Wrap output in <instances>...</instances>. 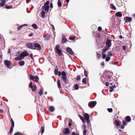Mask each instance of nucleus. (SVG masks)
Wrapping results in <instances>:
<instances>
[{
    "label": "nucleus",
    "mask_w": 135,
    "mask_h": 135,
    "mask_svg": "<svg viewBox=\"0 0 135 135\" xmlns=\"http://www.w3.org/2000/svg\"><path fill=\"white\" fill-rule=\"evenodd\" d=\"M60 47V45H57L55 46V51L60 56L61 54V51L59 49Z\"/></svg>",
    "instance_id": "f257e3e1"
},
{
    "label": "nucleus",
    "mask_w": 135,
    "mask_h": 135,
    "mask_svg": "<svg viewBox=\"0 0 135 135\" xmlns=\"http://www.w3.org/2000/svg\"><path fill=\"white\" fill-rule=\"evenodd\" d=\"M41 49V47L39 44L37 43H34L33 49L40 50Z\"/></svg>",
    "instance_id": "f03ea898"
},
{
    "label": "nucleus",
    "mask_w": 135,
    "mask_h": 135,
    "mask_svg": "<svg viewBox=\"0 0 135 135\" xmlns=\"http://www.w3.org/2000/svg\"><path fill=\"white\" fill-rule=\"evenodd\" d=\"M28 53L27 51L26 50H24L20 54L21 56H22L23 59L25 57L28 56Z\"/></svg>",
    "instance_id": "7ed1b4c3"
},
{
    "label": "nucleus",
    "mask_w": 135,
    "mask_h": 135,
    "mask_svg": "<svg viewBox=\"0 0 135 135\" xmlns=\"http://www.w3.org/2000/svg\"><path fill=\"white\" fill-rule=\"evenodd\" d=\"M26 46L28 48L33 49L34 43H28L26 44Z\"/></svg>",
    "instance_id": "20e7f679"
},
{
    "label": "nucleus",
    "mask_w": 135,
    "mask_h": 135,
    "mask_svg": "<svg viewBox=\"0 0 135 135\" xmlns=\"http://www.w3.org/2000/svg\"><path fill=\"white\" fill-rule=\"evenodd\" d=\"M112 40L110 39H108L106 42V46L109 48L112 45L111 42Z\"/></svg>",
    "instance_id": "39448f33"
},
{
    "label": "nucleus",
    "mask_w": 135,
    "mask_h": 135,
    "mask_svg": "<svg viewBox=\"0 0 135 135\" xmlns=\"http://www.w3.org/2000/svg\"><path fill=\"white\" fill-rule=\"evenodd\" d=\"M67 41V40L66 38L65 37L64 35L63 34H62V35L61 44H63L66 42Z\"/></svg>",
    "instance_id": "423d86ee"
},
{
    "label": "nucleus",
    "mask_w": 135,
    "mask_h": 135,
    "mask_svg": "<svg viewBox=\"0 0 135 135\" xmlns=\"http://www.w3.org/2000/svg\"><path fill=\"white\" fill-rule=\"evenodd\" d=\"M97 104V102L95 101H92L89 102L88 105L90 107H94Z\"/></svg>",
    "instance_id": "0eeeda50"
},
{
    "label": "nucleus",
    "mask_w": 135,
    "mask_h": 135,
    "mask_svg": "<svg viewBox=\"0 0 135 135\" xmlns=\"http://www.w3.org/2000/svg\"><path fill=\"white\" fill-rule=\"evenodd\" d=\"M49 6L44 5L42 7L41 9L43 11L45 10V12L47 13L49 11Z\"/></svg>",
    "instance_id": "6e6552de"
},
{
    "label": "nucleus",
    "mask_w": 135,
    "mask_h": 135,
    "mask_svg": "<svg viewBox=\"0 0 135 135\" xmlns=\"http://www.w3.org/2000/svg\"><path fill=\"white\" fill-rule=\"evenodd\" d=\"M66 50L67 52L70 55H72L74 54V52L72 51L70 47H67Z\"/></svg>",
    "instance_id": "1a4fd4ad"
},
{
    "label": "nucleus",
    "mask_w": 135,
    "mask_h": 135,
    "mask_svg": "<svg viewBox=\"0 0 135 135\" xmlns=\"http://www.w3.org/2000/svg\"><path fill=\"white\" fill-rule=\"evenodd\" d=\"M62 132L64 134H68L70 133V131L68 128H66L65 129L63 130Z\"/></svg>",
    "instance_id": "9d476101"
},
{
    "label": "nucleus",
    "mask_w": 135,
    "mask_h": 135,
    "mask_svg": "<svg viewBox=\"0 0 135 135\" xmlns=\"http://www.w3.org/2000/svg\"><path fill=\"white\" fill-rule=\"evenodd\" d=\"M112 73L110 71H108L107 72L106 75L109 79L110 78L111 76H112Z\"/></svg>",
    "instance_id": "9b49d317"
},
{
    "label": "nucleus",
    "mask_w": 135,
    "mask_h": 135,
    "mask_svg": "<svg viewBox=\"0 0 135 135\" xmlns=\"http://www.w3.org/2000/svg\"><path fill=\"white\" fill-rule=\"evenodd\" d=\"M6 1L5 0H1L0 1V7L3 6L5 4Z\"/></svg>",
    "instance_id": "f8f14e48"
},
{
    "label": "nucleus",
    "mask_w": 135,
    "mask_h": 135,
    "mask_svg": "<svg viewBox=\"0 0 135 135\" xmlns=\"http://www.w3.org/2000/svg\"><path fill=\"white\" fill-rule=\"evenodd\" d=\"M4 63L7 66L8 68H9V66L11 64L10 61L8 60H6L5 61Z\"/></svg>",
    "instance_id": "ddd939ff"
},
{
    "label": "nucleus",
    "mask_w": 135,
    "mask_h": 135,
    "mask_svg": "<svg viewBox=\"0 0 135 135\" xmlns=\"http://www.w3.org/2000/svg\"><path fill=\"white\" fill-rule=\"evenodd\" d=\"M124 19L125 20L126 22H130L132 20V19L131 17H126Z\"/></svg>",
    "instance_id": "4468645a"
},
{
    "label": "nucleus",
    "mask_w": 135,
    "mask_h": 135,
    "mask_svg": "<svg viewBox=\"0 0 135 135\" xmlns=\"http://www.w3.org/2000/svg\"><path fill=\"white\" fill-rule=\"evenodd\" d=\"M50 35L49 34H47L45 36V40H48L50 38Z\"/></svg>",
    "instance_id": "2eb2a0df"
},
{
    "label": "nucleus",
    "mask_w": 135,
    "mask_h": 135,
    "mask_svg": "<svg viewBox=\"0 0 135 135\" xmlns=\"http://www.w3.org/2000/svg\"><path fill=\"white\" fill-rule=\"evenodd\" d=\"M115 15L118 17H120L122 16V14L121 12H118L116 13Z\"/></svg>",
    "instance_id": "dca6fc26"
},
{
    "label": "nucleus",
    "mask_w": 135,
    "mask_h": 135,
    "mask_svg": "<svg viewBox=\"0 0 135 135\" xmlns=\"http://www.w3.org/2000/svg\"><path fill=\"white\" fill-rule=\"evenodd\" d=\"M84 117L85 119H89V116L87 113H85L84 114Z\"/></svg>",
    "instance_id": "f3484780"
},
{
    "label": "nucleus",
    "mask_w": 135,
    "mask_h": 135,
    "mask_svg": "<svg viewBox=\"0 0 135 135\" xmlns=\"http://www.w3.org/2000/svg\"><path fill=\"white\" fill-rule=\"evenodd\" d=\"M61 75L62 76V79L67 78L66 76V74L64 71H62V72Z\"/></svg>",
    "instance_id": "a211bd4d"
},
{
    "label": "nucleus",
    "mask_w": 135,
    "mask_h": 135,
    "mask_svg": "<svg viewBox=\"0 0 135 135\" xmlns=\"http://www.w3.org/2000/svg\"><path fill=\"white\" fill-rule=\"evenodd\" d=\"M126 120L127 122H130L131 120L130 117L128 116H126Z\"/></svg>",
    "instance_id": "6ab92c4d"
},
{
    "label": "nucleus",
    "mask_w": 135,
    "mask_h": 135,
    "mask_svg": "<svg viewBox=\"0 0 135 135\" xmlns=\"http://www.w3.org/2000/svg\"><path fill=\"white\" fill-rule=\"evenodd\" d=\"M49 109L51 112H52L54 110L55 108L53 106H50L49 107Z\"/></svg>",
    "instance_id": "aec40b11"
},
{
    "label": "nucleus",
    "mask_w": 135,
    "mask_h": 135,
    "mask_svg": "<svg viewBox=\"0 0 135 135\" xmlns=\"http://www.w3.org/2000/svg\"><path fill=\"white\" fill-rule=\"evenodd\" d=\"M109 49V48L108 47L106 46H105L102 49V52H105L108 50Z\"/></svg>",
    "instance_id": "412c9836"
},
{
    "label": "nucleus",
    "mask_w": 135,
    "mask_h": 135,
    "mask_svg": "<svg viewBox=\"0 0 135 135\" xmlns=\"http://www.w3.org/2000/svg\"><path fill=\"white\" fill-rule=\"evenodd\" d=\"M23 58L22 56H21L20 55V56L19 57H17L15 58V60H21L23 59Z\"/></svg>",
    "instance_id": "4be33fe9"
},
{
    "label": "nucleus",
    "mask_w": 135,
    "mask_h": 135,
    "mask_svg": "<svg viewBox=\"0 0 135 135\" xmlns=\"http://www.w3.org/2000/svg\"><path fill=\"white\" fill-rule=\"evenodd\" d=\"M28 25L27 24H24L23 25H21L20 26H19L18 28V30H20L21 29V28H22V27L23 26H28Z\"/></svg>",
    "instance_id": "5701e85b"
},
{
    "label": "nucleus",
    "mask_w": 135,
    "mask_h": 135,
    "mask_svg": "<svg viewBox=\"0 0 135 135\" xmlns=\"http://www.w3.org/2000/svg\"><path fill=\"white\" fill-rule=\"evenodd\" d=\"M31 88L32 89V91L34 92L36 89V85H34L32 86V88Z\"/></svg>",
    "instance_id": "b1692460"
},
{
    "label": "nucleus",
    "mask_w": 135,
    "mask_h": 135,
    "mask_svg": "<svg viewBox=\"0 0 135 135\" xmlns=\"http://www.w3.org/2000/svg\"><path fill=\"white\" fill-rule=\"evenodd\" d=\"M63 81L66 84H67L68 83V82L67 81V78L62 79Z\"/></svg>",
    "instance_id": "393cba45"
},
{
    "label": "nucleus",
    "mask_w": 135,
    "mask_h": 135,
    "mask_svg": "<svg viewBox=\"0 0 135 135\" xmlns=\"http://www.w3.org/2000/svg\"><path fill=\"white\" fill-rule=\"evenodd\" d=\"M41 16H42V17L43 18H44L45 17V12L44 11H41Z\"/></svg>",
    "instance_id": "a878e982"
},
{
    "label": "nucleus",
    "mask_w": 135,
    "mask_h": 135,
    "mask_svg": "<svg viewBox=\"0 0 135 135\" xmlns=\"http://www.w3.org/2000/svg\"><path fill=\"white\" fill-rule=\"evenodd\" d=\"M57 84L58 86V87L59 88H60L61 87V83L59 79H58L57 82Z\"/></svg>",
    "instance_id": "bb28decb"
},
{
    "label": "nucleus",
    "mask_w": 135,
    "mask_h": 135,
    "mask_svg": "<svg viewBox=\"0 0 135 135\" xmlns=\"http://www.w3.org/2000/svg\"><path fill=\"white\" fill-rule=\"evenodd\" d=\"M111 8L113 10H115L116 9V8L114 5L112 3L110 4Z\"/></svg>",
    "instance_id": "cd10ccee"
},
{
    "label": "nucleus",
    "mask_w": 135,
    "mask_h": 135,
    "mask_svg": "<svg viewBox=\"0 0 135 135\" xmlns=\"http://www.w3.org/2000/svg\"><path fill=\"white\" fill-rule=\"evenodd\" d=\"M34 81L36 83L38 82L39 81V78L38 76H35Z\"/></svg>",
    "instance_id": "c85d7f7f"
},
{
    "label": "nucleus",
    "mask_w": 135,
    "mask_h": 135,
    "mask_svg": "<svg viewBox=\"0 0 135 135\" xmlns=\"http://www.w3.org/2000/svg\"><path fill=\"white\" fill-rule=\"evenodd\" d=\"M29 78L31 80H34L35 76L32 75L31 74H30L29 75Z\"/></svg>",
    "instance_id": "c756f323"
},
{
    "label": "nucleus",
    "mask_w": 135,
    "mask_h": 135,
    "mask_svg": "<svg viewBox=\"0 0 135 135\" xmlns=\"http://www.w3.org/2000/svg\"><path fill=\"white\" fill-rule=\"evenodd\" d=\"M19 65L21 66H23L25 64V62L24 61H21L19 62Z\"/></svg>",
    "instance_id": "7c9ffc66"
},
{
    "label": "nucleus",
    "mask_w": 135,
    "mask_h": 135,
    "mask_svg": "<svg viewBox=\"0 0 135 135\" xmlns=\"http://www.w3.org/2000/svg\"><path fill=\"white\" fill-rule=\"evenodd\" d=\"M32 26L35 29H36L37 28V25L35 23H33L32 25Z\"/></svg>",
    "instance_id": "2f4dec72"
},
{
    "label": "nucleus",
    "mask_w": 135,
    "mask_h": 135,
    "mask_svg": "<svg viewBox=\"0 0 135 135\" xmlns=\"http://www.w3.org/2000/svg\"><path fill=\"white\" fill-rule=\"evenodd\" d=\"M57 4L59 7H60L61 6L62 4L60 0H58L57 2Z\"/></svg>",
    "instance_id": "473e14b6"
},
{
    "label": "nucleus",
    "mask_w": 135,
    "mask_h": 135,
    "mask_svg": "<svg viewBox=\"0 0 135 135\" xmlns=\"http://www.w3.org/2000/svg\"><path fill=\"white\" fill-rule=\"evenodd\" d=\"M43 90L41 89H40V91L39 93L40 95L41 96L43 94Z\"/></svg>",
    "instance_id": "72a5a7b5"
},
{
    "label": "nucleus",
    "mask_w": 135,
    "mask_h": 135,
    "mask_svg": "<svg viewBox=\"0 0 135 135\" xmlns=\"http://www.w3.org/2000/svg\"><path fill=\"white\" fill-rule=\"evenodd\" d=\"M74 88L75 90H78L79 88V87L77 84H76L74 86Z\"/></svg>",
    "instance_id": "f704fd0d"
},
{
    "label": "nucleus",
    "mask_w": 135,
    "mask_h": 135,
    "mask_svg": "<svg viewBox=\"0 0 135 135\" xmlns=\"http://www.w3.org/2000/svg\"><path fill=\"white\" fill-rule=\"evenodd\" d=\"M13 128V127H11V128H10L9 133L10 134H12V133Z\"/></svg>",
    "instance_id": "c9c22d12"
},
{
    "label": "nucleus",
    "mask_w": 135,
    "mask_h": 135,
    "mask_svg": "<svg viewBox=\"0 0 135 135\" xmlns=\"http://www.w3.org/2000/svg\"><path fill=\"white\" fill-rule=\"evenodd\" d=\"M49 1H47L46 2L44 3V5L46 6H49Z\"/></svg>",
    "instance_id": "e433bc0d"
},
{
    "label": "nucleus",
    "mask_w": 135,
    "mask_h": 135,
    "mask_svg": "<svg viewBox=\"0 0 135 135\" xmlns=\"http://www.w3.org/2000/svg\"><path fill=\"white\" fill-rule=\"evenodd\" d=\"M115 125L117 126H119V121L117 120H115Z\"/></svg>",
    "instance_id": "4c0bfd02"
},
{
    "label": "nucleus",
    "mask_w": 135,
    "mask_h": 135,
    "mask_svg": "<svg viewBox=\"0 0 135 135\" xmlns=\"http://www.w3.org/2000/svg\"><path fill=\"white\" fill-rule=\"evenodd\" d=\"M79 116L80 117V119L84 123H85V122H84V119L83 118V117H82L80 115H79Z\"/></svg>",
    "instance_id": "58836bf2"
},
{
    "label": "nucleus",
    "mask_w": 135,
    "mask_h": 135,
    "mask_svg": "<svg viewBox=\"0 0 135 135\" xmlns=\"http://www.w3.org/2000/svg\"><path fill=\"white\" fill-rule=\"evenodd\" d=\"M11 121L12 125L11 127H14V123L13 120L12 119H11Z\"/></svg>",
    "instance_id": "ea45409f"
},
{
    "label": "nucleus",
    "mask_w": 135,
    "mask_h": 135,
    "mask_svg": "<svg viewBox=\"0 0 135 135\" xmlns=\"http://www.w3.org/2000/svg\"><path fill=\"white\" fill-rule=\"evenodd\" d=\"M81 77L79 75H77L76 78V80L77 81H79L80 80Z\"/></svg>",
    "instance_id": "a19ab883"
},
{
    "label": "nucleus",
    "mask_w": 135,
    "mask_h": 135,
    "mask_svg": "<svg viewBox=\"0 0 135 135\" xmlns=\"http://www.w3.org/2000/svg\"><path fill=\"white\" fill-rule=\"evenodd\" d=\"M102 56L103 58L104 59L106 56V54L105 53H104V52H102Z\"/></svg>",
    "instance_id": "79ce46f5"
},
{
    "label": "nucleus",
    "mask_w": 135,
    "mask_h": 135,
    "mask_svg": "<svg viewBox=\"0 0 135 135\" xmlns=\"http://www.w3.org/2000/svg\"><path fill=\"white\" fill-rule=\"evenodd\" d=\"M112 53L110 51H109L108 52V56H112Z\"/></svg>",
    "instance_id": "37998d69"
},
{
    "label": "nucleus",
    "mask_w": 135,
    "mask_h": 135,
    "mask_svg": "<svg viewBox=\"0 0 135 135\" xmlns=\"http://www.w3.org/2000/svg\"><path fill=\"white\" fill-rule=\"evenodd\" d=\"M110 57H108V56L106 58H105V61H108L110 59Z\"/></svg>",
    "instance_id": "c03bdc74"
},
{
    "label": "nucleus",
    "mask_w": 135,
    "mask_h": 135,
    "mask_svg": "<svg viewBox=\"0 0 135 135\" xmlns=\"http://www.w3.org/2000/svg\"><path fill=\"white\" fill-rule=\"evenodd\" d=\"M82 128L84 130H86V126L85 124H83L82 127Z\"/></svg>",
    "instance_id": "a18cd8bd"
},
{
    "label": "nucleus",
    "mask_w": 135,
    "mask_h": 135,
    "mask_svg": "<svg viewBox=\"0 0 135 135\" xmlns=\"http://www.w3.org/2000/svg\"><path fill=\"white\" fill-rule=\"evenodd\" d=\"M82 82L84 84L86 83V78H84L82 80Z\"/></svg>",
    "instance_id": "49530a36"
},
{
    "label": "nucleus",
    "mask_w": 135,
    "mask_h": 135,
    "mask_svg": "<svg viewBox=\"0 0 135 135\" xmlns=\"http://www.w3.org/2000/svg\"><path fill=\"white\" fill-rule=\"evenodd\" d=\"M41 128V133H43L44 132V127L43 126H42Z\"/></svg>",
    "instance_id": "de8ad7c7"
},
{
    "label": "nucleus",
    "mask_w": 135,
    "mask_h": 135,
    "mask_svg": "<svg viewBox=\"0 0 135 135\" xmlns=\"http://www.w3.org/2000/svg\"><path fill=\"white\" fill-rule=\"evenodd\" d=\"M107 110L109 113L112 112L113 111V109L111 108H108Z\"/></svg>",
    "instance_id": "09e8293b"
},
{
    "label": "nucleus",
    "mask_w": 135,
    "mask_h": 135,
    "mask_svg": "<svg viewBox=\"0 0 135 135\" xmlns=\"http://www.w3.org/2000/svg\"><path fill=\"white\" fill-rule=\"evenodd\" d=\"M84 74L85 76L87 77L88 76L87 73V71L86 70H84Z\"/></svg>",
    "instance_id": "8fccbe9b"
},
{
    "label": "nucleus",
    "mask_w": 135,
    "mask_h": 135,
    "mask_svg": "<svg viewBox=\"0 0 135 135\" xmlns=\"http://www.w3.org/2000/svg\"><path fill=\"white\" fill-rule=\"evenodd\" d=\"M21 134H22L20 132H17L13 135H20Z\"/></svg>",
    "instance_id": "3c124183"
},
{
    "label": "nucleus",
    "mask_w": 135,
    "mask_h": 135,
    "mask_svg": "<svg viewBox=\"0 0 135 135\" xmlns=\"http://www.w3.org/2000/svg\"><path fill=\"white\" fill-rule=\"evenodd\" d=\"M12 7V6H7V5H6V8L7 9H9Z\"/></svg>",
    "instance_id": "603ef678"
},
{
    "label": "nucleus",
    "mask_w": 135,
    "mask_h": 135,
    "mask_svg": "<svg viewBox=\"0 0 135 135\" xmlns=\"http://www.w3.org/2000/svg\"><path fill=\"white\" fill-rule=\"evenodd\" d=\"M97 56L98 59H99L100 57V54L98 53H97Z\"/></svg>",
    "instance_id": "864d4df0"
},
{
    "label": "nucleus",
    "mask_w": 135,
    "mask_h": 135,
    "mask_svg": "<svg viewBox=\"0 0 135 135\" xmlns=\"http://www.w3.org/2000/svg\"><path fill=\"white\" fill-rule=\"evenodd\" d=\"M127 123L125 121H123L122 122L123 125L124 126H125L127 125Z\"/></svg>",
    "instance_id": "5fc2aeb1"
},
{
    "label": "nucleus",
    "mask_w": 135,
    "mask_h": 135,
    "mask_svg": "<svg viewBox=\"0 0 135 135\" xmlns=\"http://www.w3.org/2000/svg\"><path fill=\"white\" fill-rule=\"evenodd\" d=\"M86 132L87 131L86 130H84L83 131V135H86Z\"/></svg>",
    "instance_id": "6e6d98bb"
},
{
    "label": "nucleus",
    "mask_w": 135,
    "mask_h": 135,
    "mask_svg": "<svg viewBox=\"0 0 135 135\" xmlns=\"http://www.w3.org/2000/svg\"><path fill=\"white\" fill-rule=\"evenodd\" d=\"M110 90L109 91L110 92H112L113 91L114 89H113V88H112V87H110Z\"/></svg>",
    "instance_id": "4d7b16f0"
},
{
    "label": "nucleus",
    "mask_w": 135,
    "mask_h": 135,
    "mask_svg": "<svg viewBox=\"0 0 135 135\" xmlns=\"http://www.w3.org/2000/svg\"><path fill=\"white\" fill-rule=\"evenodd\" d=\"M102 30V28L100 26L98 27V30L99 31H100Z\"/></svg>",
    "instance_id": "13d9d810"
},
{
    "label": "nucleus",
    "mask_w": 135,
    "mask_h": 135,
    "mask_svg": "<svg viewBox=\"0 0 135 135\" xmlns=\"http://www.w3.org/2000/svg\"><path fill=\"white\" fill-rule=\"evenodd\" d=\"M29 86L30 88H32V82H30L29 84Z\"/></svg>",
    "instance_id": "bf43d9fd"
},
{
    "label": "nucleus",
    "mask_w": 135,
    "mask_h": 135,
    "mask_svg": "<svg viewBox=\"0 0 135 135\" xmlns=\"http://www.w3.org/2000/svg\"><path fill=\"white\" fill-rule=\"evenodd\" d=\"M54 72L55 74H57L58 72L57 70H56V69H55L54 70Z\"/></svg>",
    "instance_id": "052dcab7"
},
{
    "label": "nucleus",
    "mask_w": 135,
    "mask_h": 135,
    "mask_svg": "<svg viewBox=\"0 0 135 135\" xmlns=\"http://www.w3.org/2000/svg\"><path fill=\"white\" fill-rule=\"evenodd\" d=\"M75 38L74 37H69V39L70 40H74L75 39Z\"/></svg>",
    "instance_id": "680f3d73"
},
{
    "label": "nucleus",
    "mask_w": 135,
    "mask_h": 135,
    "mask_svg": "<svg viewBox=\"0 0 135 135\" xmlns=\"http://www.w3.org/2000/svg\"><path fill=\"white\" fill-rule=\"evenodd\" d=\"M72 125V123L70 121L69 122V123L68 124V126L69 127H70Z\"/></svg>",
    "instance_id": "e2e57ef3"
},
{
    "label": "nucleus",
    "mask_w": 135,
    "mask_h": 135,
    "mask_svg": "<svg viewBox=\"0 0 135 135\" xmlns=\"http://www.w3.org/2000/svg\"><path fill=\"white\" fill-rule=\"evenodd\" d=\"M86 122H87V123H89L90 122V120L89 119H86Z\"/></svg>",
    "instance_id": "0e129e2a"
},
{
    "label": "nucleus",
    "mask_w": 135,
    "mask_h": 135,
    "mask_svg": "<svg viewBox=\"0 0 135 135\" xmlns=\"http://www.w3.org/2000/svg\"><path fill=\"white\" fill-rule=\"evenodd\" d=\"M33 55L32 54H30V57H31V59H33Z\"/></svg>",
    "instance_id": "69168bd1"
},
{
    "label": "nucleus",
    "mask_w": 135,
    "mask_h": 135,
    "mask_svg": "<svg viewBox=\"0 0 135 135\" xmlns=\"http://www.w3.org/2000/svg\"><path fill=\"white\" fill-rule=\"evenodd\" d=\"M101 65L102 66H103V67H104V62H102L101 64Z\"/></svg>",
    "instance_id": "338daca9"
},
{
    "label": "nucleus",
    "mask_w": 135,
    "mask_h": 135,
    "mask_svg": "<svg viewBox=\"0 0 135 135\" xmlns=\"http://www.w3.org/2000/svg\"><path fill=\"white\" fill-rule=\"evenodd\" d=\"M123 49L125 50L126 49V47L125 46H122Z\"/></svg>",
    "instance_id": "774afa93"
}]
</instances>
